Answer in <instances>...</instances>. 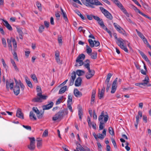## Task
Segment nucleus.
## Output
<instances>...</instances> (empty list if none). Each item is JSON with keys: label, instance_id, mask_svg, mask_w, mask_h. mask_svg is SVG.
<instances>
[{"label": "nucleus", "instance_id": "nucleus-1", "mask_svg": "<svg viewBox=\"0 0 151 151\" xmlns=\"http://www.w3.org/2000/svg\"><path fill=\"white\" fill-rule=\"evenodd\" d=\"M82 3L88 7L95 8L94 5L102 6V4L98 0H81Z\"/></svg>", "mask_w": 151, "mask_h": 151}, {"label": "nucleus", "instance_id": "nucleus-2", "mask_svg": "<svg viewBox=\"0 0 151 151\" xmlns=\"http://www.w3.org/2000/svg\"><path fill=\"white\" fill-rule=\"evenodd\" d=\"M37 91L38 93L37 94V96L34 98L32 99V101L34 102H41L42 101V100H45L46 99L47 96H46L42 95L41 93V88L39 86L37 87Z\"/></svg>", "mask_w": 151, "mask_h": 151}, {"label": "nucleus", "instance_id": "nucleus-3", "mask_svg": "<svg viewBox=\"0 0 151 151\" xmlns=\"http://www.w3.org/2000/svg\"><path fill=\"white\" fill-rule=\"evenodd\" d=\"M68 112L67 110H64L63 111H60L56 113L53 117L52 120L56 121L57 120H61L65 115L67 114Z\"/></svg>", "mask_w": 151, "mask_h": 151}, {"label": "nucleus", "instance_id": "nucleus-4", "mask_svg": "<svg viewBox=\"0 0 151 151\" xmlns=\"http://www.w3.org/2000/svg\"><path fill=\"white\" fill-rule=\"evenodd\" d=\"M85 57V55L82 54L80 55L77 58L76 62L77 63L75 65L76 66H81L84 64V62L83 60H84Z\"/></svg>", "mask_w": 151, "mask_h": 151}, {"label": "nucleus", "instance_id": "nucleus-5", "mask_svg": "<svg viewBox=\"0 0 151 151\" xmlns=\"http://www.w3.org/2000/svg\"><path fill=\"white\" fill-rule=\"evenodd\" d=\"M99 8L102 12L107 19L110 20L112 19L113 16L109 12L103 7H100Z\"/></svg>", "mask_w": 151, "mask_h": 151}, {"label": "nucleus", "instance_id": "nucleus-6", "mask_svg": "<svg viewBox=\"0 0 151 151\" xmlns=\"http://www.w3.org/2000/svg\"><path fill=\"white\" fill-rule=\"evenodd\" d=\"M109 117L108 115H104V112H101V115L99 116L98 120L100 122L106 123L108 121Z\"/></svg>", "mask_w": 151, "mask_h": 151}, {"label": "nucleus", "instance_id": "nucleus-7", "mask_svg": "<svg viewBox=\"0 0 151 151\" xmlns=\"http://www.w3.org/2000/svg\"><path fill=\"white\" fill-rule=\"evenodd\" d=\"M30 141V144L28 145L27 147L31 151H33L35 147V140L34 137L29 138Z\"/></svg>", "mask_w": 151, "mask_h": 151}, {"label": "nucleus", "instance_id": "nucleus-8", "mask_svg": "<svg viewBox=\"0 0 151 151\" xmlns=\"http://www.w3.org/2000/svg\"><path fill=\"white\" fill-rule=\"evenodd\" d=\"M111 1L120 8L127 16L128 15V14L126 10L123 7L122 4L118 0H111Z\"/></svg>", "mask_w": 151, "mask_h": 151}, {"label": "nucleus", "instance_id": "nucleus-9", "mask_svg": "<svg viewBox=\"0 0 151 151\" xmlns=\"http://www.w3.org/2000/svg\"><path fill=\"white\" fill-rule=\"evenodd\" d=\"M95 73V71L93 70H88V72L86 75V78L88 79H90L94 75Z\"/></svg>", "mask_w": 151, "mask_h": 151}, {"label": "nucleus", "instance_id": "nucleus-10", "mask_svg": "<svg viewBox=\"0 0 151 151\" xmlns=\"http://www.w3.org/2000/svg\"><path fill=\"white\" fill-rule=\"evenodd\" d=\"M125 41H122L121 43H119L117 45L120 47L124 50L126 52L128 53V50L126 46L124 45V43Z\"/></svg>", "mask_w": 151, "mask_h": 151}, {"label": "nucleus", "instance_id": "nucleus-11", "mask_svg": "<svg viewBox=\"0 0 151 151\" xmlns=\"http://www.w3.org/2000/svg\"><path fill=\"white\" fill-rule=\"evenodd\" d=\"M105 89V88L104 87H103L102 90L101 91L100 89H99L98 97L100 99H101L104 97Z\"/></svg>", "mask_w": 151, "mask_h": 151}, {"label": "nucleus", "instance_id": "nucleus-12", "mask_svg": "<svg viewBox=\"0 0 151 151\" xmlns=\"http://www.w3.org/2000/svg\"><path fill=\"white\" fill-rule=\"evenodd\" d=\"M53 105V103L52 102H51L48 104L43 106H42L43 109V110L49 109L52 107Z\"/></svg>", "mask_w": 151, "mask_h": 151}, {"label": "nucleus", "instance_id": "nucleus-13", "mask_svg": "<svg viewBox=\"0 0 151 151\" xmlns=\"http://www.w3.org/2000/svg\"><path fill=\"white\" fill-rule=\"evenodd\" d=\"M2 21L4 22V25L6 27V28L9 30L12 31L13 29L10 25L8 23V22L3 19H1Z\"/></svg>", "mask_w": 151, "mask_h": 151}, {"label": "nucleus", "instance_id": "nucleus-14", "mask_svg": "<svg viewBox=\"0 0 151 151\" xmlns=\"http://www.w3.org/2000/svg\"><path fill=\"white\" fill-rule=\"evenodd\" d=\"M16 116L18 118L22 119H24V115L21 109H18L17 111Z\"/></svg>", "mask_w": 151, "mask_h": 151}, {"label": "nucleus", "instance_id": "nucleus-15", "mask_svg": "<svg viewBox=\"0 0 151 151\" xmlns=\"http://www.w3.org/2000/svg\"><path fill=\"white\" fill-rule=\"evenodd\" d=\"M13 91L14 94L18 95L20 93V87L19 86H15L13 89Z\"/></svg>", "mask_w": 151, "mask_h": 151}, {"label": "nucleus", "instance_id": "nucleus-16", "mask_svg": "<svg viewBox=\"0 0 151 151\" xmlns=\"http://www.w3.org/2000/svg\"><path fill=\"white\" fill-rule=\"evenodd\" d=\"M73 93L75 96L77 98L82 96V93L80 92L77 89H75L74 90Z\"/></svg>", "mask_w": 151, "mask_h": 151}, {"label": "nucleus", "instance_id": "nucleus-17", "mask_svg": "<svg viewBox=\"0 0 151 151\" xmlns=\"http://www.w3.org/2000/svg\"><path fill=\"white\" fill-rule=\"evenodd\" d=\"M14 80L16 83V86H20L21 89L23 90L24 89V86L21 81H19V82H18L17 80L15 78H14Z\"/></svg>", "mask_w": 151, "mask_h": 151}, {"label": "nucleus", "instance_id": "nucleus-18", "mask_svg": "<svg viewBox=\"0 0 151 151\" xmlns=\"http://www.w3.org/2000/svg\"><path fill=\"white\" fill-rule=\"evenodd\" d=\"M95 94L96 91L94 90H93L92 93L91 100V104H93L94 103L95 97Z\"/></svg>", "mask_w": 151, "mask_h": 151}, {"label": "nucleus", "instance_id": "nucleus-19", "mask_svg": "<svg viewBox=\"0 0 151 151\" xmlns=\"http://www.w3.org/2000/svg\"><path fill=\"white\" fill-rule=\"evenodd\" d=\"M82 80L80 77H78L76 80L75 83V86H79L81 84Z\"/></svg>", "mask_w": 151, "mask_h": 151}, {"label": "nucleus", "instance_id": "nucleus-20", "mask_svg": "<svg viewBox=\"0 0 151 151\" xmlns=\"http://www.w3.org/2000/svg\"><path fill=\"white\" fill-rule=\"evenodd\" d=\"M113 36L116 40V43L117 44H119V43H121L122 41H124V40L121 38H117V34L116 33H114Z\"/></svg>", "mask_w": 151, "mask_h": 151}, {"label": "nucleus", "instance_id": "nucleus-21", "mask_svg": "<svg viewBox=\"0 0 151 151\" xmlns=\"http://www.w3.org/2000/svg\"><path fill=\"white\" fill-rule=\"evenodd\" d=\"M78 115L79 117V119L81 121L82 120V116L83 115V109L81 107H78Z\"/></svg>", "mask_w": 151, "mask_h": 151}, {"label": "nucleus", "instance_id": "nucleus-22", "mask_svg": "<svg viewBox=\"0 0 151 151\" xmlns=\"http://www.w3.org/2000/svg\"><path fill=\"white\" fill-rule=\"evenodd\" d=\"M42 139L39 138H37V147L38 148H40L42 145Z\"/></svg>", "mask_w": 151, "mask_h": 151}, {"label": "nucleus", "instance_id": "nucleus-23", "mask_svg": "<svg viewBox=\"0 0 151 151\" xmlns=\"http://www.w3.org/2000/svg\"><path fill=\"white\" fill-rule=\"evenodd\" d=\"M116 30L120 33L122 34L124 36L126 35V33L125 31L120 27L117 28Z\"/></svg>", "mask_w": 151, "mask_h": 151}, {"label": "nucleus", "instance_id": "nucleus-24", "mask_svg": "<svg viewBox=\"0 0 151 151\" xmlns=\"http://www.w3.org/2000/svg\"><path fill=\"white\" fill-rule=\"evenodd\" d=\"M25 80L26 82L27 85L29 87L32 88V85L31 81H29V79L27 76L25 77Z\"/></svg>", "mask_w": 151, "mask_h": 151}, {"label": "nucleus", "instance_id": "nucleus-25", "mask_svg": "<svg viewBox=\"0 0 151 151\" xmlns=\"http://www.w3.org/2000/svg\"><path fill=\"white\" fill-rule=\"evenodd\" d=\"M149 82V79L148 76H146L144 80L143 81V82L142 83V85H144L147 83Z\"/></svg>", "mask_w": 151, "mask_h": 151}, {"label": "nucleus", "instance_id": "nucleus-26", "mask_svg": "<svg viewBox=\"0 0 151 151\" xmlns=\"http://www.w3.org/2000/svg\"><path fill=\"white\" fill-rule=\"evenodd\" d=\"M67 89V86H64L61 88L60 89V90L59 93V94H62V93H64L65 91Z\"/></svg>", "mask_w": 151, "mask_h": 151}, {"label": "nucleus", "instance_id": "nucleus-27", "mask_svg": "<svg viewBox=\"0 0 151 151\" xmlns=\"http://www.w3.org/2000/svg\"><path fill=\"white\" fill-rule=\"evenodd\" d=\"M98 23L100 25V26L104 29L106 27L105 25L104 24V22L102 19H100V20L97 21Z\"/></svg>", "mask_w": 151, "mask_h": 151}, {"label": "nucleus", "instance_id": "nucleus-28", "mask_svg": "<svg viewBox=\"0 0 151 151\" xmlns=\"http://www.w3.org/2000/svg\"><path fill=\"white\" fill-rule=\"evenodd\" d=\"M89 55L91 56L92 59H95L97 58V53L96 52H94L92 53H91Z\"/></svg>", "mask_w": 151, "mask_h": 151}, {"label": "nucleus", "instance_id": "nucleus-29", "mask_svg": "<svg viewBox=\"0 0 151 151\" xmlns=\"http://www.w3.org/2000/svg\"><path fill=\"white\" fill-rule=\"evenodd\" d=\"M76 73L78 76H80L84 74L85 72L83 70H78L76 71Z\"/></svg>", "mask_w": 151, "mask_h": 151}, {"label": "nucleus", "instance_id": "nucleus-30", "mask_svg": "<svg viewBox=\"0 0 151 151\" xmlns=\"http://www.w3.org/2000/svg\"><path fill=\"white\" fill-rule=\"evenodd\" d=\"M86 51L87 53L89 55L92 52L91 49L88 45H86Z\"/></svg>", "mask_w": 151, "mask_h": 151}, {"label": "nucleus", "instance_id": "nucleus-31", "mask_svg": "<svg viewBox=\"0 0 151 151\" xmlns=\"http://www.w3.org/2000/svg\"><path fill=\"white\" fill-rule=\"evenodd\" d=\"M117 78H116L113 81L112 84V87L117 88Z\"/></svg>", "mask_w": 151, "mask_h": 151}, {"label": "nucleus", "instance_id": "nucleus-32", "mask_svg": "<svg viewBox=\"0 0 151 151\" xmlns=\"http://www.w3.org/2000/svg\"><path fill=\"white\" fill-rule=\"evenodd\" d=\"M88 42L89 43L90 46L91 47H94V41H93L91 39H89L88 40Z\"/></svg>", "mask_w": 151, "mask_h": 151}, {"label": "nucleus", "instance_id": "nucleus-33", "mask_svg": "<svg viewBox=\"0 0 151 151\" xmlns=\"http://www.w3.org/2000/svg\"><path fill=\"white\" fill-rule=\"evenodd\" d=\"M72 96L70 94H69L68 96L67 104H70V102H72Z\"/></svg>", "mask_w": 151, "mask_h": 151}, {"label": "nucleus", "instance_id": "nucleus-34", "mask_svg": "<svg viewBox=\"0 0 151 151\" xmlns=\"http://www.w3.org/2000/svg\"><path fill=\"white\" fill-rule=\"evenodd\" d=\"M76 72L74 71L72 73V76L71 77L70 80L74 81L76 78Z\"/></svg>", "mask_w": 151, "mask_h": 151}, {"label": "nucleus", "instance_id": "nucleus-35", "mask_svg": "<svg viewBox=\"0 0 151 151\" xmlns=\"http://www.w3.org/2000/svg\"><path fill=\"white\" fill-rule=\"evenodd\" d=\"M63 99L64 97L63 96L60 97L56 101V104H60L61 102H62Z\"/></svg>", "mask_w": 151, "mask_h": 151}, {"label": "nucleus", "instance_id": "nucleus-36", "mask_svg": "<svg viewBox=\"0 0 151 151\" xmlns=\"http://www.w3.org/2000/svg\"><path fill=\"white\" fill-rule=\"evenodd\" d=\"M29 116L31 119H32V118H33L35 120H36L37 119L35 115L33 113V112L32 111H31L30 112Z\"/></svg>", "mask_w": 151, "mask_h": 151}, {"label": "nucleus", "instance_id": "nucleus-37", "mask_svg": "<svg viewBox=\"0 0 151 151\" xmlns=\"http://www.w3.org/2000/svg\"><path fill=\"white\" fill-rule=\"evenodd\" d=\"M11 40L12 42L13 45L14 47L16 48L17 47V43L16 42V40L14 38H13L12 37L11 38Z\"/></svg>", "mask_w": 151, "mask_h": 151}, {"label": "nucleus", "instance_id": "nucleus-38", "mask_svg": "<svg viewBox=\"0 0 151 151\" xmlns=\"http://www.w3.org/2000/svg\"><path fill=\"white\" fill-rule=\"evenodd\" d=\"M109 131L110 134L112 136H113L114 134V132L112 128L111 127H109Z\"/></svg>", "mask_w": 151, "mask_h": 151}, {"label": "nucleus", "instance_id": "nucleus-39", "mask_svg": "<svg viewBox=\"0 0 151 151\" xmlns=\"http://www.w3.org/2000/svg\"><path fill=\"white\" fill-rule=\"evenodd\" d=\"M12 40H9V39H7V43L8 44L9 47V49L12 50V45L11 43Z\"/></svg>", "mask_w": 151, "mask_h": 151}, {"label": "nucleus", "instance_id": "nucleus-40", "mask_svg": "<svg viewBox=\"0 0 151 151\" xmlns=\"http://www.w3.org/2000/svg\"><path fill=\"white\" fill-rule=\"evenodd\" d=\"M31 77L34 81L36 82H37V77L35 74L32 75Z\"/></svg>", "mask_w": 151, "mask_h": 151}, {"label": "nucleus", "instance_id": "nucleus-41", "mask_svg": "<svg viewBox=\"0 0 151 151\" xmlns=\"http://www.w3.org/2000/svg\"><path fill=\"white\" fill-rule=\"evenodd\" d=\"M45 27L43 25H41L39 28V31L41 33L44 31Z\"/></svg>", "mask_w": 151, "mask_h": 151}, {"label": "nucleus", "instance_id": "nucleus-42", "mask_svg": "<svg viewBox=\"0 0 151 151\" xmlns=\"http://www.w3.org/2000/svg\"><path fill=\"white\" fill-rule=\"evenodd\" d=\"M62 15H63V18H64L65 21L66 22L68 21V19L67 16V15L66 13L65 12L63 13H61Z\"/></svg>", "mask_w": 151, "mask_h": 151}, {"label": "nucleus", "instance_id": "nucleus-43", "mask_svg": "<svg viewBox=\"0 0 151 151\" xmlns=\"http://www.w3.org/2000/svg\"><path fill=\"white\" fill-rule=\"evenodd\" d=\"M32 110L34 111L37 114H39L40 111L36 107H33L32 108Z\"/></svg>", "mask_w": 151, "mask_h": 151}, {"label": "nucleus", "instance_id": "nucleus-44", "mask_svg": "<svg viewBox=\"0 0 151 151\" xmlns=\"http://www.w3.org/2000/svg\"><path fill=\"white\" fill-rule=\"evenodd\" d=\"M36 5L38 9L40 10H41L42 9V8L40 3L39 2L37 1L36 2Z\"/></svg>", "mask_w": 151, "mask_h": 151}, {"label": "nucleus", "instance_id": "nucleus-45", "mask_svg": "<svg viewBox=\"0 0 151 151\" xmlns=\"http://www.w3.org/2000/svg\"><path fill=\"white\" fill-rule=\"evenodd\" d=\"M105 123L101 122L100 123L99 126V130H100L102 129H103L104 126H103L104 124Z\"/></svg>", "mask_w": 151, "mask_h": 151}, {"label": "nucleus", "instance_id": "nucleus-46", "mask_svg": "<svg viewBox=\"0 0 151 151\" xmlns=\"http://www.w3.org/2000/svg\"><path fill=\"white\" fill-rule=\"evenodd\" d=\"M98 138H99L101 139H103L104 137V136L103 134L99 133L97 134Z\"/></svg>", "mask_w": 151, "mask_h": 151}, {"label": "nucleus", "instance_id": "nucleus-47", "mask_svg": "<svg viewBox=\"0 0 151 151\" xmlns=\"http://www.w3.org/2000/svg\"><path fill=\"white\" fill-rule=\"evenodd\" d=\"M84 66L87 69L88 71L90 70H91L90 68V64L89 63H86L85 64H83Z\"/></svg>", "mask_w": 151, "mask_h": 151}, {"label": "nucleus", "instance_id": "nucleus-48", "mask_svg": "<svg viewBox=\"0 0 151 151\" xmlns=\"http://www.w3.org/2000/svg\"><path fill=\"white\" fill-rule=\"evenodd\" d=\"M111 141L115 148H116L117 146L115 140L113 139H111Z\"/></svg>", "mask_w": 151, "mask_h": 151}, {"label": "nucleus", "instance_id": "nucleus-49", "mask_svg": "<svg viewBox=\"0 0 151 151\" xmlns=\"http://www.w3.org/2000/svg\"><path fill=\"white\" fill-rule=\"evenodd\" d=\"M43 113H40V112H39V114H37V118L39 119H41L43 116Z\"/></svg>", "mask_w": 151, "mask_h": 151}, {"label": "nucleus", "instance_id": "nucleus-50", "mask_svg": "<svg viewBox=\"0 0 151 151\" xmlns=\"http://www.w3.org/2000/svg\"><path fill=\"white\" fill-rule=\"evenodd\" d=\"M55 16L58 19H59V18H60V12L59 11H57L55 12Z\"/></svg>", "mask_w": 151, "mask_h": 151}, {"label": "nucleus", "instance_id": "nucleus-51", "mask_svg": "<svg viewBox=\"0 0 151 151\" xmlns=\"http://www.w3.org/2000/svg\"><path fill=\"white\" fill-rule=\"evenodd\" d=\"M142 40L144 43L146 44L147 46L149 45V44L148 43L147 40L146 39L145 37H144V38H143Z\"/></svg>", "mask_w": 151, "mask_h": 151}, {"label": "nucleus", "instance_id": "nucleus-52", "mask_svg": "<svg viewBox=\"0 0 151 151\" xmlns=\"http://www.w3.org/2000/svg\"><path fill=\"white\" fill-rule=\"evenodd\" d=\"M2 43L4 45V47H6V42L5 39L4 38H2Z\"/></svg>", "mask_w": 151, "mask_h": 151}, {"label": "nucleus", "instance_id": "nucleus-53", "mask_svg": "<svg viewBox=\"0 0 151 151\" xmlns=\"http://www.w3.org/2000/svg\"><path fill=\"white\" fill-rule=\"evenodd\" d=\"M22 126L25 128L26 129L29 130H31V127L30 126H25L24 125H23Z\"/></svg>", "mask_w": 151, "mask_h": 151}, {"label": "nucleus", "instance_id": "nucleus-54", "mask_svg": "<svg viewBox=\"0 0 151 151\" xmlns=\"http://www.w3.org/2000/svg\"><path fill=\"white\" fill-rule=\"evenodd\" d=\"M68 107V109H69L70 112H73V111L72 109V107L71 106L70 104H67Z\"/></svg>", "mask_w": 151, "mask_h": 151}, {"label": "nucleus", "instance_id": "nucleus-55", "mask_svg": "<svg viewBox=\"0 0 151 151\" xmlns=\"http://www.w3.org/2000/svg\"><path fill=\"white\" fill-rule=\"evenodd\" d=\"M17 31L19 35H23V33L22 30L19 28H17Z\"/></svg>", "mask_w": 151, "mask_h": 151}, {"label": "nucleus", "instance_id": "nucleus-56", "mask_svg": "<svg viewBox=\"0 0 151 151\" xmlns=\"http://www.w3.org/2000/svg\"><path fill=\"white\" fill-rule=\"evenodd\" d=\"M13 55H14V58L16 59L17 61H19V59L17 56V54L15 52H14Z\"/></svg>", "mask_w": 151, "mask_h": 151}, {"label": "nucleus", "instance_id": "nucleus-57", "mask_svg": "<svg viewBox=\"0 0 151 151\" xmlns=\"http://www.w3.org/2000/svg\"><path fill=\"white\" fill-rule=\"evenodd\" d=\"M46 28H48L49 26V22L46 21H45L44 22Z\"/></svg>", "mask_w": 151, "mask_h": 151}, {"label": "nucleus", "instance_id": "nucleus-58", "mask_svg": "<svg viewBox=\"0 0 151 151\" xmlns=\"http://www.w3.org/2000/svg\"><path fill=\"white\" fill-rule=\"evenodd\" d=\"M141 14L143 16H144L145 17L148 19H149L151 21V17H149L148 16L142 12V14Z\"/></svg>", "mask_w": 151, "mask_h": 151}, {"label": "nucleus", "instance_id": "nucleus-59", "mask_svg": "<svg viewBox=\"0 0 151 151\" xmlns=\"http://www.w3.org/2000/svg\"><path fill=\"white\" fill-rule=\"evenodd\" d=\"M55 59L56 60L57 62L59 64H61L60 62V59L59 57H55Z\"/></svg>", "mask_w": 151, "mask_h": 151}, {"label": "nucleus", "instance_id": "nucleus-60", "mask_svg": "<svg viewBox=\"0 0 151 151\" xmlns=\"http://www.w3.org/2000/svg\"><path fill=\"white\" fill-rule=\"evenodd\" d=\"M94 42L95 43H94V46H95L96 47H97L99 46L100 45V42L99 41H96L94 40Z\"/></svg>", "mask_w": 151, "mask_h": 151}, {"label": "nucleus", "instance_id": "nucleus-61", "mask_svg": "<svg viewBox=\"0 0 151 151\" xmlns=\"http://www.w3.org/2000/svg\"><path fill=\"white\" fill-rule=\"evenodd\" d=\"M1 61H2V64H3V66L5 68H6V67H7V66L6 65V64L5 63V61H4V59H1Z\"/></svg>", "mask_w": 151, "mask_h": 151}, {"label": "nucleus", "instance_id": "nucleus-62", "mask_svg": "<svg viewBox=\"0 0 151 151\" xmlns=\"http://www.w3.org/2000/svg\"><path fill=\"white\" fill-rule=\"evenodd\" d=\"M138 35L142 39L145 37L141 32H139Z\"/></svg>", "mask_w": 151, "mask_h": 151}, {"label": "nucleus", "instance_id": "nucleus-63", "mask_svg": "<svg viewBox=\"0 0 151 151\" xmlns=\"http://www.w3.org/2000/svg\"><path fill=\"white\" fill-rule=\"evenodd\" d=\"M48 134V132L47 130H45L43 133V136L46 137L47 136Z\"/></svg>", "mask_w": 151, "mask_h": 151}, {"label": "nucleus", "instance_id": "nucleus-64", "mask_svg": "<svg viewBox=\"0 0 151 151\" xmlns=\"http://www.w3.org/2000/svg\"><path fill=\"white\" fill-rule=\"evenodd\" d=\"M93 15H87V18L89 20H91L92 19L93 17Z\"/></svg>", "mask_w": 151, "mask_h": 151}]
</instances>
